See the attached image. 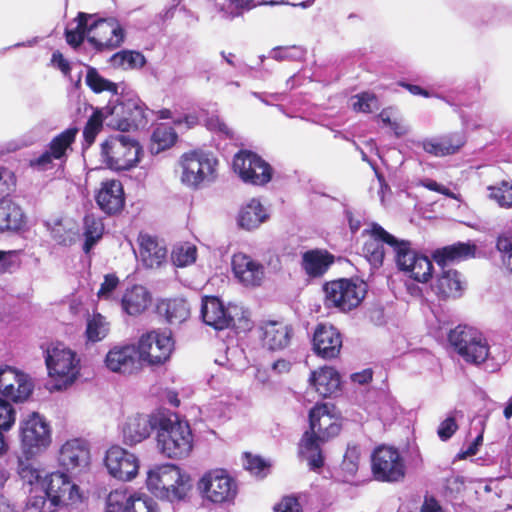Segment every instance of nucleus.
Returning <instances> with one entry per match:
<instances>
[{
	"instance_id": "f257e3e1",
	"label": "nucleus",
	"mask_w": 512,
	"mask_h": 512,
	"mask_svg": "<svg viewBox=\"0 0 512 512\" xmlns=\"http://www.w3.org/2000/svg\"><path fill=\"white\" fill-rule=\"evenodd\" d=\"M364 234L371 236L363 246V253L372 266L381 267L386 256L392 255L397 269L408 278L426 283L432 277L431 259L415 250L411 241L396 237L376 222H372Z\"/></svg>"
},
{
	"instance_id": "f03ea898",
	"label": "nucleus",
	"mask_w": 512,
	"mask_h": 512,
	"mask_svg": "<svg viewBox=\"0 0 512 512\" xmlns=\"http://www.w3.org/2000/svg\"><path fill=\"white\" fill-rule=\"evenodd\" d=\"M148 113H153L137 94H128L109 100L103 108H96L88 118L83 129V138L87 146L94 143L101 131L103 122L114 130L128 132L144 129L148 125Z\"/></svg>"
},
{
	"instance_id": "7ed1b4c3",
	"label": "nucleus",
	"mask_w": 512,
	"mask_h": 512,
	"mask_svg": "<svg viewBox=\"0 0 512 512\" xmlns=\"http://www.w3.org/2000/svg\"><path fill=\"white\" fill-rule=\"evenodd\" d=\"M19 475L32 486L31 490L40 487L44 493L30 497L23 512H59V509L81 498L79 487L65 472H52L42 479L39 470L25 466L20 469Z\"/></svg>"
},
{
	"instance_id": "20e7f679",
	"label": "nucleus",
	"mask_w": 512,
	"mask_h": 512,
	"mask_svg": "<svg viewBox=\"0 0 512 512\" xmlns=\"http://www.w3.org/2000/svg\"><path fill=\"white\" fill-rule=\"evenodd\" d=\"M308 419L309 429L303 433L299 441L298 456L307 461L309 470L320 473L325 464L322 445L337 436L342 426L330 414L327 403L316 404L311 408Z\"/></svg>"
},
{
	"instance_id": "39448f33",
	"label": "nucleus",
	"mask_w": 512,
	"mask_h": 512,
	"mask_svg": "<svg viewBox=\"0 0 512 512\" xmlns=\"http://www.w3.org/2000/svg\"><path fill=\"white\" fill-rule=\"evenodd\" d=\"M75 28L66 27V42L74 49L79 48L85 40L97 52L112 50L119 47L125 37L124 29L115 18L97 19L84 12L77 15Z\"/></svg>"
},
{
	"instance_id": "423d86ee",
	"label": "nucleus",
	"mask_w": 512,
	"mask_h": 512,
	"mask_svg": "<svg viewBox=\"0 0 512 512\" xmlns=\"http://www.w3.org/2000/svg\"><path fill=\"white\" fill-rule=\"evenodd\" d=\"M147 486L158 490V496L170 503H186L193 496L194 483L191 476L174 465L160 467L157 471L150 470Z\"/></svg>"
},
{
	"instance_id": "0eeeda50",
	"label": "nucleus",
	"mask_w": 512,
	"mask_h": 512,
	"mask_svg": "<svg viewBox=\"0 0 512 512\" xmlns=\"http://www.w3.org/2000/svg\"><path fill=\"white\" fill-rule=\"evenodd\" d=\"M163 423L159 425L156 440L160 452L173 459L187 457L193 448V433L187 421L179 420L177 415L162 414Z\"/></svg>"
},
{
	"instance_id": "6e6552de",
	"label": "nucleus",
	"mask_w": 512,
	"mask_h": 512,
	"mask_svg": "<svg viewBox=\"0 0 512 512\" xmlns=\"http://www.w3.org/2000/svg\"><path fill=\"white\" fill-rule=\"evenodd\" d=\"M142 147L130 136L112 135L101 144V160L111 170L126 171L140 161Z\"/></svg>"
},
{
	"instance_id": "1a4fd4ad",
	"label": "nucleus",
	"mask_w": 512,
	"mask_h": 512,
	"mask_svg": "<svg viewBox=\"0 0 512 512\" xmlns=\"http://www.w3.org/2000/svg\"><path fill=\"white\" fill-rule=\"evenodd\" d=\"M322 290L326 308L346 312L353 310L362 302L367 293V285L363 281L340 278L326 282Z\"/></svg>"
},
{
	"instance_id": "9d476101",
	"label": "nucleus",
	"mask_w": 512,
	"mask_h": 512,
	"mask_svg": "<svg viewBox=\"0 0 512 512\" xmlns=\"http://www.w3.org/2000/svg\"><path fill=\"white\" fill-rule=\"evenodd\" d=\"M448 341L462 359L479 365L489 356L487 339L478 329L468 325H458L450 330Z\"/></svg>"
},
{
	"instance_id": "9b49d317",
	"label": "nucleus",
	"mask_w": 512,
	"mask_h": 512,
	"mask_svg": "<svg viewBox=\"0 0 512 512\" xmlns=\"http://www.w3.org/2000/svg\"><path fill=\"white\" fill-rule=\"evenodd\" d=\"M198 489L205 500L221 506L233 505L238 494L235 479L223 469L205 473L198 482Z\"/></svg>"
},
{
	"instance_id": "f8f14e48",
	"label": "nucleus",
	"mask_w": 512,
	"mask_h": 512,
	"mask_svg": "<svg viewBox=\"0 0 512 512\" xmlns=\"http://www.w3.org/2000/svg\"><path fill=\"white\" fill-rule=\"evenodd\" d=\"M371 472L375 480L386 483L401 481L406 465L400 451L385 444L378 445L371 453Z\"/></svg>"
},
{
	"instance_id": "ddd939ff",
	"label": "nucleus",
	"mask_w": 512,
	"mask_h": 512,
	"mask_svg": "<svg viewBox=\"0 0 512 512\" xmlns=\"http://www.w3.org/2000/svg\"><path fill=\"white\" fill-rule=\"evenodd\" d=\"M21 448L26 458L46 450L51 443V429L46 419L33 412L20 422Z\"/></svg>"
},
{
	"instance_id": "4468645a",
	"label": "nucleus",
	"mask_w": 512,
	"mask_h": 512,
	"mask_svg": "<svg viewBox=\"0 0 512 512\" xmlns=\"http://www.w3.org/2000/svg\"><path fill=\"white\" fill-rule=\"evenodd\" d=\"M45 363L49 376L61 381L64 386L72 384L79 374V359L76 353L62 343L47 349Z\"/></svg>"
},
{
	"instance_id": "2eb2a0df",
	"label": "nucleus",
	"mask_w": 512,
	"mask_h": 512,
	"mask_svg": "<svg viewBox=\"0 0 512 512\" xmlns=\"http://www.w3.org/2000/svg\"><path fill=\"white\" fill-rule=\"evenodd\" d=\"M181 182L187 187L198 189L200 185L214 179L217 160L209 154L198 151L185 153L181 157Z\"/></svg>"
},
{
	"instance_id": "dca6fc26",
	"label": "nucleus",
	"mask_w": 512,
	"mask_h": 512,
	"mask_svg": "<svg viewBox=\"0 0 512 512\" xmlns=\"http://www.w3.org/2000/svg\"><path fill=\"white\" fill-rule=\"evenodd\" d=\"M234 171L245 183L263 186L271 181L273 168L257 153L240 150L233 159Z\"/></svg>"
},
{
	"instance_id": "f3484780",
	"label": "nucleus",
	"mask_w": 512,
	"mask_h": 512,
	"mask_svg": "<svg viewBox=\"0 0 512 512\" xmlns=\"http://www.w3.org/2000/svg\"><path fill=\"white\" fill-rule=\"evenodd\" d=\"M138 344L144 362L151 366L165 363L174 349V340L169 329L147 332L140 337Z\"/></svg>"
},
{
	"instance_id": "a211bd4d",
	"label": "nucleus",
	"mask_w": 512,
	"mask_h": 512,
	"mask_svg": "<svg viewBox=\"0 0 512 512\" xmlns=\"http://www.w3.org/2000/svg\"><path fill=\"white\" fill-rule=\"evenodd\" d=\"M162 414L163 412L158 411L128 417L121 427L123 443L132 447L149 438L163 423Z\"/></svg>"
},
{
	"instance_id": "6ab92c4d",
	"label": "nucleus",
	"mask_w": 512,
	"mask_h": 512,
	"mask_svg": "<svg viewBox=\"0 0 512 512\" xmlns=\"http://www.w3.org/2000/svg\"><path fill=\"white\" fill-rule=\"evenodd\" d=\"M104 464L110 476L123 482L134 479L139 471L136 455L118 445L107 450Z\"/></svg>"
},
{
	"instance_id": "aec40b11",
	"label": "nucleus",
	"mask_w": 512,
	"mask_h": 512,
	"mask_svg": "<svg viewBox=\"0 0 512 512\" xmlns=\"http://www.w3.org/2000/svg\"><path fill=\"white\" fill-rule=\"evenodd\" d=\"M466 142V132L460 130L427 137L415 142V145L434 157H446L457 154Z\"/></svg>"
},
{
	"instance_id": "412c9836",
	"label": "nucleus",
	"mask_w": 512,
	"mask_h": 512,
	"mask_svg": "<svg viewBox=\"0 0 512 512\" xmlns=\"http://www.w3.org/2000/svg\"><path fill=\"white\" fill-rule=\"evenodd\" d=\"M33 391L28 375L5 365L0 367V393L14 402L26 400Z\"/></svg>"
},
{
	"instance_id": "4be33fe9",
	"label": "nucleus",
	"mask_w": 512,
	"mask_h": 512,
	"mask_svg": "<svg viewBox=\"0 0 512 512\" xmlns=\"http://www.w3.org/2000/svg\"><path fill=\"white\" fill-rule=\"evenodd\" d=\"M143 362L139 344L137 346H115L105 357L106 367L112 372L121 374H132L138 371Z\"/></svg>"
},
{
	"instance_id": "5701e85b",
	"label": "nucleus",
	"mask_w": 512,
	"mask_h": 512,
	"mask_svg": "<svg viewBox=\"0 0 512 512\" xmlns=\"http://www.w3.org/2000/svg\"><path fill=\"white\" fill-rule=\"evenodd\" d=\"M259 330L263 347L271 352L285 350L290 346L294 337L292 325L284 321H262Z\"/></svg>"
},
{
	"instance_id": "b1692460",
	"label": "nucleus",
	"mask_w": 512,
	"mask_h": 512,
	"mask_svg": "<svg viewBox=\"0 0 512 512\" xmlns=\"http://www.w3.org/2000/svg\"><path fill=\"white\" fill-rule=\"evenodd\" d=\"M342 348V335L333 325L320 323L312 336V350L323 359L336 358Z\"/></svg>"
},
{
	"instance_id": "393cba45",
	"label": "nucleus",
	"mask_w": 512,
	"mask_h": 512,
	"mask_svg": "<svg viewBox=\"0 0 512 512\" xmlns=\"http://www.w3.org/2000/svg\"><path fill=\"white\" fill-rule=\"evenodd\" d=\"M236 310V306L226 307L217 296H205L202 299L200 316L204 324L220 331L230 327L233 323V311Z\"/></svg>"
},
{
	"instance_id": "a878e982",
	"label": "nucleus",
	"mask_w": 512,
	"mask_h": 512,
	"mask_svg": "<svg viewBox=\"0 0 512 512\" xmlns=\"http://www.w3.org/2000/svg\"><path fill=\"white\" fill-rule=\"evenodd\" d=\"M58 462L66 472H80L90 462L88 444L81 439L67 441L60 448Z\"/></svg>"
},
{
	"instance_id": "bb28decb",
	"label": "nucleus",
	"mask_w": 512,
	"mask_h": 512,
	"mask_svg": "<svg viewBox=\"0 0 512 512\" xmlns=\"http://www.w3.org/2000/svg\"><path fill=\"white\" fill-rule=\"evenodd\" d=\"M95 200L100 210L106 215L121 212L125 205V193L121 181L117 179L102 181Z\"/></svg>"
},
{
	"instance_id": "cd10ccee",
	"label": "nucleus",
	"mask_w": 512,
	"mask_h": 512,
	"mask_svg": "<svg viewBox=\"0 0 512 512\" xmlns=\"http://www.w3.org/2000/svg\"><path fill=\"white\" fill-rule=\"evenodd\" d=\"M232 271L235 277L245 286H259L264 277V266L244 253H236L232 257Z\"/></svg>"
},
{
	"instance_id": "c85d7f7f",
	"label": "nucleus",
	"mask_w": 512,
	"mask_h": 512,
	"mask_svg": "<svg viewBox=\"0 0 512 512\" xmlns=\"http://www.w3.org/2000/svg\"><path fill=\"white\" fill-rule=\"evenodd\" d=\"M138 244L140 259L144 267L159 268L167 262V247L156 237L140 233Z\"/></svg>"
},
{
	"instance_id": "c756f323",
	"label": "nucleus",
	"mask_w": 512,
	"mask_h": 512,
	"mask_svg": "<svg viewBox=\"0 0 512 512\" xmlns=\"http://www.w3.org/2000/svg\"><path fill=\"white\" fill-rule=\"evenodd\" d=\"M270 219V213L258 198H252L243 204L237 214V226L245 231H253Z\"/></svg>"
},
{
	"instance_id": "7c9ffc66",
	"label": "nucleus",
	"mask_w": 512,
	"mask_h": 512,
	"mask_svg": "<svg viewBox=\"0 0 512 512\" xmlns=\"http://www.w3.org/2000/svg\"><path fill=\"white\" fill-rule=\"evenodd\" d=\"M476 249L474 243L459 241L436 249L432 254V258L440 268H448L449 264L474 258Z\"/></svg>"
},
{
	"instance_id": "2f4dec72",
	"label": "nucleus",
	"mask_w": 512,
	"mask_h": 512,
	"mask_svg": "<svg viewBox=\"0 0 512 512\" xmlns=\"http://www.w3.org/2000/svg\"><path fill=\"white\" fill-rule=\"evenodd\" d=\"M440 269L441 272L431 286L432 291L442 300L461 297L464 287L460 273L447 267Z\"/></svg>"
},
{
	"instance_id": "473e14b6",
	"label": "nucleus",
	"mask_w": 512,
	"mask_h": 512,
	"mask_svg": "<svg viewBox=\"0 0 512 512\" xmlns=\"http://www.w3.org/2000/svg\"><path fill=\"white\" fill-rule=\"evenodd\" d=\"M26 226V216L19 204L7 197L0 198V233L19 232Z\"/></svg>"
},
{
	"instance_id": "72a5a7b5",
	"label": "nucleus",
	"mask_w": 512,
	"mask_h": 512,
	"mask_svg": "<svg viewBox=\"0 0 512 512\" xmlns=\"http://www.w3.org/2000/svg\"><path fill=\"white\" fill-rule=\"evenodd\" d=\"M310 383L320 396L327 398L340 392L341 378L336 369L325 366L311 373Z\"/></svg>"
},
{
	"instance_id": "f704fd0d",
	"label": "nucleus",
	"mask_w": 512,
	"mask_h": 512,
	"mask_svg": "<svg viewBox=\"0 0 512 512\" xmlns=\"http://www.w3.org/2000/svg\"><path fill=\"white\" fill-rule=\"evenodd\" d=\"M334 259L327 250H309L302 255L301 267L310 278H319L328 271Z\"/></svg>"
},
{
	"instance_id": "c9c22d12",
	"label": "nucleus",
	"mask_w": 512,
	"mask_h": 512,
	"mask_svg": "<svg viewBox=\"0 0 512 512\" xmlns=\"http://www.w3.org/2000/svg\"><path fill=\"white\" fill-rule=\"evenodd\" d=\"M86 67L87 72L85 82L94 93L98 94L108 91L112 93V98L110 100H116L118 97L123 95L136 94L134 91H125L126 85L124 83L118 84L104 78L95 67Z\"/></svg>"
},
{
	"instance_id": "e433bc0d",
	"label": "nucleus",
	"mask_w": 512,
	"mask_h": 512,
	"mask_svg": "<svg viewBox=\"0 0 512 512\" xmlns=\"http://www.w3.org/2000/svg\"><path fill=\"white\" fill-rule=\"evenodd\" d=\"M156 312L171 325L184 322L190 315V308L183 298L162 299L156 305Z\"/></svg>"
},
{
	"instance_id": "4c0bfd02",
	"label": "nucleus",
	"mask_w": 512,
	"mask_h": 512,
	"mask_svg": "<svg viewBox=\"0 0 512 512\" xmlns=\"http://www.w3.org/2000/svg\"><path fill=\"white\" fill-rule=\"evenodd\" d=\"M399 85L401 87L405 88L406 90H408L413 95L422 96L425 98L436 97V98L444 100L450 106L455 107V108H459L461 106H468L471 103V98L467 95L466 92H463V91L453 92L448 95H443V94L430 92L429 90H427L419 85L411 84L406 81H401L399 83Z\"/></svg>"
},
{
	"instance_id": "58836bf2",
	"label": "nucleus",
	"mask_w": 512,
	"mask_h": 512,
	"mask_svg": "<svg viewBox=\"0 0 512 512\" xmlns=\"http://www.w3.org/2000/svg\"><path fill=\"white\" fill-rule=\"evenodd\" d=\"M149 301V292L143 286L136 285L124 293L121 307L125 313L134 316L142 313L147 308Z\"/></svg>"
},
{
	"instance_id": "ea45409f",
	"label": "nucleus",
	"mask_w": 512,
	"mask_h": 512,
	"mask_svg": "<svg viewBox=\"0 0 512 512\" xmlns=\"http://www.w3.org/2000/svg\"><path fill=\"white\" fill-rule=\"evenodd\" d=\"M136 499L138 497L127 490L111 491L106 499L105 512H135Z\"/></svg>"
},
{
	"instance_id": "a19ab883",
	"label": "nucleus",
	"mask_w": 512,
	"mask_h": 512,
	"mask_svg": "<svg viewBox=\"0 0 512 512\" xmlns=\"http://www.w3.org/2000/svg\"><path fill=\"white\" fill-rule=\"evenodd\" d=\"M79 129L76 126H71L60 134L55 136L48 145V149L52 152L55 159H62L66 156V152L74 143Z\"/></svg>"
},
{
	"instance_id": "79ce46f5",
	"label": "nucleus",
	"mask_w": 512,
	"mask_h": 512,
	"mask_svg": "<svg viewBox=\"0 0 512 512\" xmlns=\"http://www.w3.org/2000/svg\"><path fill=\"white\" fill-rule=\"evenodd\" d=\"M177 138L178 135L173 127L166 124L158 125L151 135L152 151L155 150L156 153H159L170 148Z\"/></svg>"
},
{
	"instance_id": "37998d69",
	"label": "nucleus",
	"mask_w": 512,
	"mask_h": 512,
	"mask_svg": "<svg viewBox=\"0 0 512 512\" xmlns=\"http://www.w3.org/2000/svg\"><path fill=\"white\" fill-rule=\"evenodd\" d=\"M111 60L114 65L123 67L124 69L142 68L146 64L145 56L135 50L119 51L112 56Z\"/></svg>"
},
{
	"instance_id": "c03bdc74",
	"label": "nucleus",
	"mask_w": 512,
	"mask_h": 512,
	"mask_svg": "<svg viewBox=\"0 0 512 512\" xmlns=\"http://www.w3.org/2000/svg\"><path fill=\"white\" fill-rule=\"evenodd\" d=\"M215 362L233 371H242L247 366L245 352L238 347L227 348L225 355L221 359H216Z\"/></svg>"
},
{
	"instance_id": "a18cd8bd",
	"label": "nucleus",
	"mask_w": 512,
	"mask_h": 512,
	"mask_svg": "<svg viewBox=\"0 0 512 512\" xmlns=\"http://www.w3.org/2000/svg\"><path fill=\"white\" fill-rule=\"evenodd\" d=\"M306 56V49L302 46H277L273 48L269 57L276 61H302Z\"/></svg>"
},
{
	"instance_id": "49530a36",
	"label": "nucleus",
	"mask_w": 512,
	"mask_h": 512,
	"mask_svg": "<svg viewBox=\"0 0 512 512\" xmlns=\"http://www.w3.org/2000/svg\"><path fill=\"white\" fill-rule=\"evenodd\" d=\"M496 249L505 267L512 271V227L497 236Z\"/></svg>"
},
{
	"instance_id": "de8ad7c7",
	"label": "nucleus",
	"mask_w": 512,
	"mask_h": 512,
	"mask_svg": "<svg viewBox=\"0 0 512 512\" xmlns=\"http://www.w3.org/2000/svg\"><path fill=\"white\" fill-rule=\"evenodd\" d=\"M489 198L496 201L500 207H512V183L502 181L498 185L489 186Z\"/></svg>"
},
{
	"instance_id": "09e8293b",
	"label": "nucleus",
	"mask_w": 512,
	"mask_h": 512,
	"mask_svg": "<svg viewBox=\"0 0 512 512\" xmlns=\"http://www.w3.org/2000/svg\"><path fill=\"white\" fill-rule=\"evenodd\" d=\"M197 249L194 245L180 246L172 251L171 259L175 266L186 267L196 261Z\"/></svg>"
},
{
	"instance_id": "8fccbe9b",
	"label": "nucleus",
	"mask_w": 512,
	"mask_h": 512,
	"mask_svg": "<svg viewBox=\"0 0 512 512\" xmlns=\"http://www.w3.org/2000/svg\"><path fill=\"white\" fill-rule=\"evenodd\" d=\"M353 109L356 112L372 113L378 110V98L374 93L361 92L354 96Z\"/></svg>"
},
{
	"instance_id": "3c124183",
	"label": "nucleus",
	"mask_w": 512,
	"mask_h": 512,
	"mask_svg": "<svg viewBox=\"0 0 512 512\" xmlns=\"http://www.w3.org/2000/svg\"><path fill=\"white\" fill-rule=\"evenodd\" d=\"M360 458V446L348 445L341 464L342 470L348 475L354 476L358 471Z\"/></svg>"
},
{
	"instance_id": "603ef678",
	"label": "nucleus",
	"mask_w": 512,
	"mask_h": 512,
	"mask_svg": "<svg viewBox=\"0 0 512 512\" xmlns=\"http://www.w3.org/2000/svg\"><path fill=\"white\" fill-rule=\"evenodd\" d=\"M207 418L215 423H224L230 418V406L223 401H214L206 407Z\"/></svg>"
},
{
	"instance_id": "864d4df0",
	"label": "nucleus",
	"mask_w": 512,
	"mask_h": 512,
	"mask_svg": "<svg viewBox=\"0 0 512 512\" xmlns=\"http://www.w3.org/2000/svg\"><path fill=\"white\" fill-rule=\"evenodd\" d=\"M106 334L107 328L103 324V317L100 314L93 316V318L88 321L86 327V336L88 340L97 342L102 340Z\"/></svg>"
},
{
	"instance_id": "5fc2aeb1",
	"label": "nucleus",
	"mask_w": 512,
	"mask_h": 512,
	"mask_svg": "<svg viewBox=\"0 0 512 512\" xmlns=\"http://www.w3.org/2000/svg\"><path fill=\"white\" fill-rule=\"evenodd\" d=\"M457 411L451 412L438 426L437 435L442 441H448L458 430V424L455 417Z\"/></svg>"
},
{
	"instance_id": "6e6d98bb",
	"label": "nucleus",
	"mask_w": 512,
	"mask_h": 512,
	"mask_svg": "<svg viewBox=\"0 0 512 512\" xmlns=\"http://www.w3.org/2000/svg\"><path fill=\"white\" fill-rule=\"evenodd\" d=\"M16 411L13 405L0 397V428L9 430L15 423Z\"/></svg>"
},
{
	"instance_id": "4d7b16f0",
	"label": "nucleus",
	"mask_w": 512,
	"mask_h": 512,
	"mask_svg": "<svg viewBox=\"0 0 512 512\" xmlns=\"http://www.w3.org/2000/svg\"><path fill=\"white\" fill-rule=\"evenodd\" d=\"M244 468L255 475H261L267 468V462L260 456H254L249 452L244 453Z\"/></svg>"
},
{
	"instance_id": "13d9d810",
	"label": "nucleus",
	"mask_w": 512,
	"mask_h": 512,
	"mask_svg": "<svg viewBox=\"0 0 512 512\" xmlns=\"http://www.w3.org/2000/svg\"><path fill=\"white\" fill-rule=\"evenodd\" d=\"M233 323H231L230 327L235 331L236 334L247 332L251 330L252 328V321L248 317V315L245 314V311L238 312V309L236 311H233Z\"/></svg>"
},
{
	"instance_id": "bf43d9fd",
	"label": "nucleus",
	"mask_w": 512,
	"mask_h": 512,
	"mask_svg": "<svg viewBox=\"0 0 512 512\" xmlns=\"http://www.w3.org/2000/svg\"><path fill=\"white\" fill-rule=\"evenodd\" d=\"M257 5H261L258 3V0H231L229 3V9L232 18L240 16L243 11H249Z\"/></svg>"
},
{
	"instance_id": "052dcab7",
	"label": "nucleus",
	"mask_w": 512,
	"mask_h": 512,
	"mask_svg": "<svg viewBox=\"0 0 512 512\" xmlns=\"http://www.w3.org/2000/svg\"><path fill=\"white\" fill-rule=\"evenodd\" d=\"M119 279L115 274H107L104 277V281L98 291V296L101 299H107L111 296L113 291L117 288Z\"/></svg>"
},
{
	"instance_id": "680f3d73",
	"label": "nucleus",
	"mask_w": 512,
	"mask_h": 512,
	"mask_svg": "<svg viewBox=\"0 0 512 512\" xmlns=\"http://www.w3.org/2000/svg\"><path fill=\"white\" fill-rule=\"evenodd\" d=\"M274 512H303L302 506L294 496H286L274 508Z\"/></svg>"
},
{
	"instance_id": "e2e57ef3",
	"label": "nucleus",
	"mask_w": 512,
	"mask_h": 512,
	"mask_svg": "<svg viewBox=\"0 0 512 512\" xmlns=\"http://www.w3.org/2000/svg\"><path fill=\"white\" fill-rule=\"evenodd\" d=\"M12 176L8 169L0 166V198L7 197L13 190L15 184L11 181Z\"/></svg>"
},
{
	"instance_id": "0e129e2a",
	"label": "nucleus",
	"mask_w": 512,
	"mask_h": 512,
	"mask_svg": "<svg viewBox=\"0 0 512 512\" xmlns=\"http://www.w3.org/2000/svg\"><path fill=\"white\" fill-rule=\"evenodd\" d=\"M344 210L343 214L348 223L349 229L353 235H355L362 226V217L360 215L356 216L354 212L345 204H343Z\"/></svg>"
},
{
	"instance_id": "69168bd1",
	"label": "nucleus",
	"mask_w": 512,
	"mask_h": 512,
	"mask_svg": "<svg viewBox=\"0 0 512 512\" xmlns=\"http://www.w3.org/2000/svg\"><path fill=\"white\" fill-rule=\"evenodd\" d=\"M135 512H160L158 502L151 497H138Z\"/></svg>"
},
{
	"instance_id": "338daca9",
	"label": "nucleus",
	"mask_w": 512,
	"mask_h": 512,
	"mask_svg": "<svg viewBox=\"0 0 512 512\" xmlns=\"http://www.w3.org/2000/svg\"><path fill=\"white\" fill-rule=\"evenodd\" d=\"M482 443H483V433L481 432L475 437V439L471 443H469V445L467 446V448L465 450H462L458 454V457L460 459H464V458L476 455L478 453L479 448L482 445Z\"/></svg>"
},
{
	"instance_id": "774afa93",
	"label": "nucleus",
	"mask_w": 512,
	"mask_h": 512,
	"mask_svg": "<svg viewBox=\"0 0 512 512\" xmlns=\"http://www.w3.org/2000/svg\"><path fill=\"white\" fill-rule=\"evenodd\" d=\"M53 159H55V157L54 155H52V152L48 149L38 157L30 160V166L37 169H45L48 165L52 163Z\"/></svg>"
}]
</instances>
